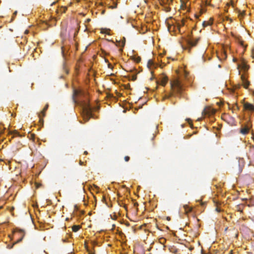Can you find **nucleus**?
<instances>
[{
  "label": "nucleus",
  "instance_id": "20e7f679",
  "mask_svg": "<svg viewBox=\"0 0 254 254\" xmlns=\"http://www.w3.org/2000/svg\"><path fill=\"white\" fill-rule=\"evenodd\" d=\"M200 40V38H197L195 39L190 38L188 40V44L190 47H193L196 45L197 42Z\"/></svg>",
  "mask_w": 254,
  "mask_h": 254
},
{
  "label": "nucleus",
  "instance_id": "f8f14e48",
  "mask_svg": "<svg viewBox=\"0 0 254 254\" xmlns=\"http://www.w3.org/2000/svg\"><path fill=\"white\" fill-rule=\"evenodd\" d=\"M80 228V227L79 225H74L72 226V231L74 232L78 231Z\"/></svg>",
  "mask_w": 254,
  "mask_h": 254
},
{
  "label": "nucleus",
  "instance_id": "aec40b11",
  "mask_svg": "<svg viewBox=\"0 0 254 254\" xmlns=\"http://www.w3.org/2000/svg\"><path fill=\"white\" fill-rule=\"evenodd\" d=\"M24 234H23V236L22 237V238H21L20 239H19V240H18L17 241V242H16L15 243H17L20 242L22 241V239H23V237H24Z\"/></svg>",
  "mask_w": 254,
  "mask_h": 254
},
{
  "label": "nucleus",
  "instance_id": "b1692460",
  "mask_svg": "<svg viewBox=\"0 0 254 254\" xmlns=\"http://www.w3.org/2000/svg\"><path fill=\"white\" fill-rule=\"evenodd\" d=\"M243 68H244L245 70L248 69V67H247V65H244Z\"/></svg>",
  "mask_w": 254,
  "mask_h": 254
},
{
  "label": "nucleus",
  "instance_id": "0eeeda50",
  "mask_svg": "<svg viewBox=\"0 0 254 254\" xmlns=\"http://www.w3.org/2000/svg\"><path fill=\"white\" fill-rule=\"evenodd\" d=\"M248 156L249 159H254V147H252L250 149Z\"/></svg>",
  "mask_w": 254,
  "mask_h": 254
},
{
  "label": "nucleus",
  "instance_id": "f704fd0d",
  "mask_svg": "<svg viewBox=\"0 0 254 254\" xmlns=\"http://www.w3.org/2000/svg\"><path fill=\"white\" fill-rule=\"evenodd\" d=\"M203 204H204V203H203V202H201V204L202 205H203Z\"/></svg>",
  "mask_w": 254,
  "mask_h": 254
},
{
  "label": "nucleus",
  "instance_id": "2f4dec72",
  "mask_svg": "<svg viewBox=\"0 0 254 254\" xmlns=\"http://www.w3.org/2000/svg\"><path fill=\"white\" fill-rule=\"evenodd\" d=\"M125 44V41L124 42L123 46H124Z\"/></svg>",
  "mask_w": 254,
  "mask_h": 254
},
{
  "label": "nucleus",
  "instance_id": "39448f33",
  "mask_svg": "<svg viewBox=\"0 0 254 254\" xmlns=\"http://www.w3.org/2000/svg\"><path fill=\"white\" fill-rule=\"evenodd\" d=\"M241 78L242 80L244 87L245 88H248L250 84L249 82L246 79L245 76L243 75H241Z\"/></svg>",
  "mask_w": 254,
  "mask_h": 254
},
{
  "label": "nucleus",
  "instance_id": "9d476101",
  "mask_svg": "<svg viewBox=\"0 0 254 254\" xmlns=\"http://www.w3.org/2000/svg\"><path fill=\"white\" fill-rule=\"evenodd\" d=\"M184 208L185 209L186 214H188V213L191 212L192 210V208L190 207L187 205H184Z\"/></svg>",
  "mask_w": 254,
  "mask_h": 254
},
{
  "label": "nucleus",
  "instance_id": "393cba45",
  "mask_svg": "<svg viewBox=\"0 0 254 254\" xmlns=\"http://www.w3.org/2000/svg\"><path fill=\"white\" fill-rule=\"evenodd\" d=\"M161 243H164L165 241H166V240L165 239H164V238H162L161 239Z\"/></svg>",
  "mask_w": 254,
  "mask_h": 254
},
{
  "label": "nucleus",
  "instance_id": "f03ea898",
  "mask_svg": "<svg viewBox=\"0 0 254 254\" xmlns=\"http://www.w3.org/2000/svg\"><path fill=\"white\" fill-rule=\"evenodd\" d=\"M171 86L173 92L178 95H181L183 90V85L181 81L178 79H175L171 82Z\"/></svg>",
  "mask_w": 254,
  "mask_h": 254
},
{
  "label": "nucleus",
  "instance_id": "ddd939ff",
  "mask_svg": "<svg viewBox=\"0 0 254 254\" xmlns=\"http://www.w3.org/2000/svg\"><path fill=\"white\" fill-rule=\"evenodd\" d=\"M212 24V22H210V21H203V23H202V25L204 27H206L208 25H210Z\"/></svg>",
  "mask_w": 254,
  "mask_h": 254
},
{
  "label": "nucleus",
  "instance_id": "a878e982",
  "mask_svg": "<svg viewBox=\"0 0 254 254\" xmlns=\"http://www.w3.org/2000/svg\"><path fill=\"white\" fill-rule=\"evenodd\" d=\"M140 60H141L140 58V57H138V58L137 59V60H136V62H137V63H138V62H139L140 61Z\"/></svg>",
  "mask_w": 254,
  "mask_h": 254
},
{
  "label": "nucleus",
  "instance_id": "e433bc0d",
  "mask_svg": "<svg viewBox=\"0 0 254 254\" xmlns=\"http://www.w3.org/2000/svg\"><path fill=\"white\" fill-rule=\"evenodd\" d=\"M109 66L111 67V64H109Z\"/></svg>",
  "mask_w": 254,
  "mask_h": 254
},
{
  "label": "nucleus",
  "instance_id": "bb28decb",
  "mask_svg": "<svg viewBox=\"0 0 254 254\" xmlns=\"http://www.w3.org/2000/svg\"><path fill=\"white\" fill-rule=\"evenodd\" d=\"M153 64V62L151 61V60H149L148 62V64Z\"/></svg>",
  "mask_w": 254,
  "mask_h": 254
},
{
  "label": "nucleus",
  "instance_id": "473e14b6",
  "mask_svg": "<svg viewBox=\"0 0 254 254\" xmlns=\"http://www.w3.org/2000/svg\"><path fill=\"white\" fill-rule=\"evenodd\" d=\"M243 200H247V198H244V199H243Z\"/></svg>",
  "mask_w": 254,
  "mask_h": 254
},
{
  "label": "nucleus",
  "instance_id": "4468645a",
  "mask_svg": "<svg viewBox=\"0 0 254 254\" xmlns=\"http://www.w3.org/2000/svg\"><path fill=\"white\" fill-rule=\"evenodd\" d=\"M249 206H254V199L251 198L249 200V203H248Z\"/></svg>",
  "mask_w": 254,
  "mask_h": 254
},
{
  "label": "nucleus",
  "instance_id": "412c9836",
  "mask_svg": "<svg viewBox=\"0 0 254 254\" xmlns=\"http://www.w3.org/2000/svg\"><path fill=\"white\" fill-rule=\"evenodd\" d=\"M237 207L238 211H240V212H242V210H241V205H237Z\"/></svg>",
  "mask_w": 254,
  "mask_h": 254
},
{
  "label": "nucleus",
  "instance_id": "1a4fd4ad",
  "mask_svg": "<svg viewBox=\"0 0 254 254\" xmlns=\"http://www.w3.org/2000/svg\"><path fill=\"white\" fill-rule=\"evenodd\" d=\"M48 107H49V105L47 104H46L45 105V106L43 110L41 112L40 115V117H45V112L47 111V110L48 109Z\"/></svg>",
  "mask_w": 254,
  "mask_h": 254
},
{
  "label": "nucleus",
  "instance_id": "2eb2a0df",
  "mask_svg": "<svg viewBox=\"0 0 254 254\" xmlns=\"http://www.w3.org/2000/svg\"><path fill=\"white\" fill-rule=\"evenodd\" d=\"M66 9L67 8L66 7H62L59 9V11L61 13H64L65 12Z\"/></svg>",
  "mask_w": 254,
  "mask_h": 254
},
{
  "label": "nucleus",
  "instance_id": "a211bd4d",
  "mask_svg": "<svg viewBox=\"0 0 254 254\" xmlns=\"http://www.w3.org/2000/svg\"><path fill=\"white\" fill-rule=\"evenodd\" d=\"M87 251L88 252V254H95L94 252H92L88 248L87 246H85Z\"/></svg>",
  "mask_w": 254,
  "mask_h": 254
},
{
  "label": "nucleus",
  "instance_id": "c85d7f7f",
  "mask_svg": "<svg viewBox=\"0 0 254 254\" xmlns=\"http://www.w3.org/2000/svg\"><path fill=\"white\" fill-rule=\"evenodd\" d=\"M83 162H82L81 161H80V162H79V164H80V165H83Z\"/></svg>",
  "mask_w": 254,
  "mask_h": 254
},
{
  "label": "nucleus",
  "instance_id": "4be33fe9",
  "mask_svg": "<svg viewBox=\"0 0 254 254\" xmlns=\"http://www.w3.org/2000/svg\"><path fill=\"white\" fill-rule=\"evenodd\" d=\"M187 120L188 121V122L189 123V124L190 125V126H192V124H191V120H190V119H187Z\"/></svg>",
  "mask_w": 254,
  "mask_h": 254
},
{
  "label": "nucleus",
  "instance_id": "5701e85b",
  "mask_svg": "<svg viewBox=\"0 0 254 254\" xmlns=\"http://www.w3.org/2000/svg\"><path fill=\"white\" fill-rule=\"evenodd\" d=\"M172 95H173V93H171V94H170L169 95H168V96L166 95L165 98H169L170 97H171V96H172Z\"/></svg>",
  "mask_w": 254,
  "mask_h": 254
},
{
  "label": "nucleus",
  "instance_id": "dca6fc26",
  "mask_svg": "<svg viewBox=\"0 0 254 254\" xmlns=\"http://www.w3.org/2000/svg\"><path fill=\"white\" fill-rule=\"evenodd\" d=\"M117 7V3L115 2H114V5L112 6H110L109 8H111L112 9L115 8Z\"/></svg>",
  "mask_w": 254,
  "mask_h": 254
},
{
  "label": "nucleus",
  "instance_id": "72a5a7b5",
  "mask_svg": "<svg viewBox=\"0 0 254 254\" xmlns=\"http://www.w3.org/2000/svg\"><path fill=\"white\" fill-rule=\"evenodd\" d=\"M90 20V19H88L87 20V21L89 22Z\"/></svg>",
  "mask_w": 254,
  "mask_h": 254
},
{
  "label": "nucleus",
  "instance_id": "423d86ee",
  "mask_svg": "<svg viewBox=\"0 0 254 254\" xmlns=\"http://www.w3.org/2000/svg\"><path fill=\"white\" fill-rule=\"evenodd\" d=\"M250 129V127H249L245 126L241 129V133L243 134H246L249 132Z\"/></svg>",
  "mask_w": 254,
  "mask_h": 254
},
{
  "label": "nucleus",
  "instance_id": "f257e3e1",
  "mask_svg": "<svg viewBox=\"0 0 254 254\" xmlns=\"http://www.w3.org/2000/svg\"><path fill=\"white\" fill-rule=\"evenodd\" d=\"M72 100L75 104L82 108L83 118L85 122H88L91 118H93V109L89 103L88 95L86 93L74 89L73 91Z\"/></svg>",
  "mask_w": 254,
  "mask_h": 254
},
{
  "label": "nucleus",
  "instance_id": "6e6552de",
  "mask_svg": "<svg viewBox=\"0 0 254 254\" xmlns=\"http://www.w3.org/2000/svg\"><path fill=\"white\" fill-rule=\"evenodd\" d=\"M168 81V78L167 76L163 75L161 78V84L164 86Z\"/></svg>",
  "mask_w": 254,
  "mask_h": 254
},
{
  "label": "nucleus",
  "instance_id": "7c9ffc66",
  "mask_svg": "<svg viewBox=\"0 0 254 254\" xmlns=\"http://www.w3.org/2000/svg\"><path fill=\"white\" fill-rule=\"evenodd\" d=\"M253 139L254 140V133H253Z\"/></svg>",
  "mask_w": 254,
  "mask_h": 254
},
{
  "label": "nucleus",
  "instance_id": "6ab92c4d",
  "mask_svg": "<svg viewBox=\"0 0 254 254\" xmlns=\"http://www.w3.org/2000/svg\"><path fill=\"white\" fill-rule=\"evenodd\" d=\"M125 161L128 162L130 159V157L128 156H126L124 158Z\"/></svg>",
  "mask_w": 254,
  "mask_h": 254
},
{
  "label": "nucleus",
  "instance_id": "c9c22d12",
  "mask_svg": "<svg viewBox=\"0 0 254 254\" xmlns=\"http://www.w3.org/2000/svg\"><path fill=\"white\" fill-rule=\"evenodd\" d=\"M109 66L111 67V64H109Z\"/></svg>",
  "mask_w": 254,
  "mask_h": 254
},
{
  "label": "nucleus",
  "instance_id": "cd10ccee",
  "mask_svg": "<svg viewBox=\"0 0 254 254\" xmlns=\"http://www.w3.org/2000/svg\"><path fill=\"white\" fill-rule=\"evenodd\" d=\"M136 75H133L132 77V80H135L136 79Z\"/></svg>",
  "mask_w": 254,
  "mask_h": 254
},
{
  "label": "nucleus",
  "instance_id": "c756f323",
  "mask_svg": "<svg viewBox=\"0 0 254 254\" xmlns=\"http://www.w3.org/2000/svg\"><path fill=\"white\" fill-rule=\"evenodd\" d=\"M87 153H87V151H85L84 152V154H87Z\"/></svg>",
  "mask_w": 254,
  "mask_h": 254
},
{
  "label": "nucleus",
  "instance_id": "f3484780",
  "mask_svg": "<svg viewBox=\"0 0 254 254\" xmlns=\"http://www.w3.org/2000/svg\"><path fill=\"white\" fill-rule=\"evenodd\" d=\"M239 16L241 15L242 17H243L245 14V11H241L240 10H239Z\"/></svg>",
  "mask_w": 254,
  "mask_h": 254
},
{
  "label": "nucleus",
  "instance_id": "7ed1b4c3",
  "mask_svg": "<svg viewBox=\"0 0 254 254\" xmlns=\"http://www.w3.org/2000/svg\"><path fill=\"white\" fill-rule=\"evenodd\" d=\"M243 107L244 110L249 113L252 114L254 113V105L249 102H246L244 103Z\"/></svg>",
  "mask_w": 254,
  "mask_h": 254
},
{
  "label": "nucleus",
  "instance_id": "4c0bfd02",
  "mask_svg": "<svg viewBox=\"0 0 254 254\" xmlns=\"http://www.w3.org/2000/svg\"><path fill=\"white\" fill-rule=\"evenodd\" d=\"M230 254H232V251L230 252Z\"/></svg>",
  "mask_w": 254,
  "mask_h": 254
},
{
  "label": "nucleus",
  "instance_id": "9b49d317",
  "mask_svg": "<svg viewBox=\"0 0 254 254\" xmlns=\"http://www.w3.org/2000/svg\"><path fill=\"white\" fill-rule=\"evenodd\" d=\"M172 1V0H161L160 3L162 4H170Z\"/></svg>",
  "mask_w": 254,
  "mask_h": 254
}]
</instances>
